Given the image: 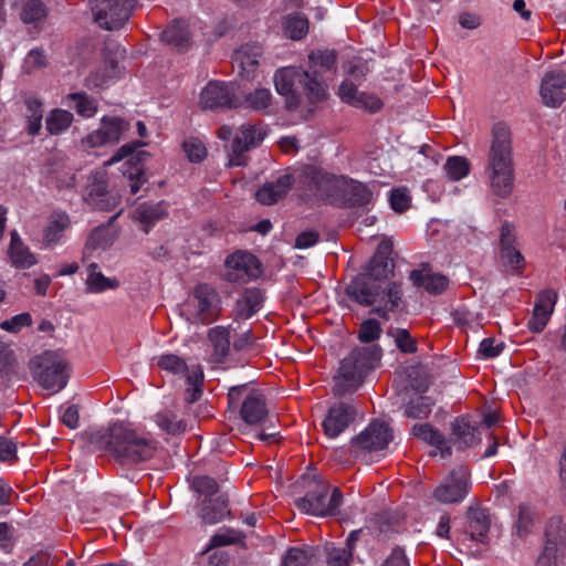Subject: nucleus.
Segmentation results:
<instances>
[{"label":"nucleus","instance_id":"nucleus-1","mask_svg":"<svg viewBox=\"0 0 566 566\" xmlns=\"http://www.w3.org/2000/svg\"><path fill=\"white\" fill-rule=\"evenodd\" d=\"M337 53L334 50H316L308 54V70L287 66L274 74L276 92L285 97L286 107H298L306 97L310 103L322 102L327 97V85L323 77L334 75L337 66Z\"/></svg>","mask_w":566,"mask_h":566},{"label":"nucleus","instance_id":"nucleus-2","mask_svg":"<svg viewBox=\"0 0 566 566\" xmlns=\"http://www.w3.org/2000/svg\"><path fill=\"white\" fill-rule=\"evenodd\" d=\"M97 449L107 451L118 463L138 464L150 460L158 448L151 433L128 422H113L107 428L90 433Z\"/></svg>","mask_w":566,"mask_h":566},{"label":"nucleus","instance_id":"nucleus-3","mask_svg":"<svg viewBox=\"0 0 566 566\" xmlns=\"http://www.w3.org/2000/svg\"><path fill=\"white\" fill-rule=\"evenodd\" d=\"M485 176L493 195L500 198L511 195L514 187L512 134L504 123H496L492 128Z\"/></svg>","mask_w":566,"mask_h":566},{"label":"nucleus","instance_id":"nucleus-4","mask_svg":"<svg viewBox=\"0 0 566 566\" xmlns=\"http://www.w3.org/2000/svg\"><path fill=\"white\" fill-rule=\"evenodd\" d=\"M346 294L359 305L374 306L371 313L388 318V313L398 308L402 293L396 283L382 286L360 273L347 285Z\"/></svg>","mask_w":566,"mask_h":566},{"label":"nucleus","instance_id":"nucleus-5","mask_svg":"<svg viewBox=\"0 0 566 566\" xmlns=\"http://www.w3.org/2000/svg\"><path fill=\"white\" fill-rule=\"evenodd\" d=\"M380 359L377 346L358 347L340 361L338 376L335 378L333 391L344 396L355 391L364 381L366 374L374 369Z\"/></svg>","mask_w":566,"mask_h":566},{"label":"nucleus","instance_id":"nucleus-6","mask_svg":"<svg viewBox=\"0 0 566 566\" xmlns=\"http://www.w3.org/2000/svg\"><path fill=\"white\" fill-rule=\"evenodd\" d=\"M34 381L51 394L60 392L69 382V363L59 350H44L29 361Z\"/></svg>","mask_w":566,"mask_h":566},{"label":"nucleus","instance_id":"nucleus-7","mask_svg":"<svg viewBox=\"0 0 566 566\" xmlns=\"http://www.w3.org/2000/svg\"><path fill=\"white\" fill-rule=\"evenodd\" d=\"M292 176L295 192L302 199H328L337 193L343 184L342 177L314 165L296 168Z\"/></svg>","mask_w":566,"mask_h":566},{"label":"nucleus","instance_id":"nucleus-8","mask_svg":"<svg viewBox=\"0 0 566 566\" xmlns=\"http://www.w3.org/2000/svg\"><path fill=\"white\" fill-rule=\"evenodd\" d=\"M221 297L217 290L209 284L195 286L188 298L181 305V315L192 324H210L221 314Z\"/></svg>","mask_w":566,"mask_h":566},{"label":"nucleus","instance_id":"nucleus-9","mask_svg":"<svg viewBox=\"0 0 566 566\" xmlns=\"http://www.w3.org/2000/svg\"><path fill=\"white\" fill-rule=\"evenodd\" d=\"M307 488L306 494L295 500V505L301 512L315 516H334L338 513L343 502L339 489L334 488L329 494V488L315 479L310 481Z\"/></svg>","mask_w":566,"mask_h":566},{"label":"nucleus","instance_id":"nucleus-10","mask_svg":"<svg viewBox=\"0 0 566 566\" xmlns=\"http://www.w3.org/2000/svg\"><path fill=\"white\" fill-rule=\"evenodd\" d=\"M228 400L230 407H240V417L249 426L261 424L269 416L263 394L245 385L230 388Z\"/></svg>","mask_w":566,"mask_h":566},{"label":"nucleus","instance_id":"nucleus-11","mask_svg":"<svg viewBox=\"0 0 566 566\" xmlns=\"http://www.w3.org/2000/svg\"><path fill=\"white\" fill-rule=\"evenodd\" d=\"M465 527L459 542L473 557H481L484 548L489 544V532L491 520L486 510L479 506H469L465 515Z\"/></svg>","mask_w":566,"mask_h":566},{"label":"nucleus","instance_id":"nucleus-12","mask_svg":"<svg viewBox=\"0 0 566 566\" xmlns=\"http://www.w3.org/2000/svg\"><path fill=\"white\" fill-rule=\"evenodd\" d=\"M138 0H91L95 22L105 30H117L130 18Z\"/></svg>","mask_w":566,"mask_h":566},{"label":"nucleus","instance_id":"nucleus-13","mask_svg":"<svg viewBox=\"0 0 566 566\" xmlns=\"http://www.w3.org/2000/svg\"><path fill=\"white\" fill-rule=\"evenodd\" d=\"M566 548V530L558 516L551 517L544 527V545L536 566H558Z\"/></svg>","mask_w":566,"mask_h":566},{"label":"nucleus","instance_id":"nucleus-14","mask_svg":"<svg viewBox=\"0 0 566 566\" xmlns=\"http://www.w3.org/2000/svg\"><path fill=\"white\" fill-rule=\"evenodd\" d=\"M392 440V431L384 421H373L358 436L352 439L349 452L355 458L386 449Z\"/></svg>","mask_w":566,"mask_h":566},{"label":"nucleus","instance_id":"nucleus-15","mask_svg":"<svg viewBox=\"0 0 566 566\" xmlns=\"http://www.w3.org/2000/svg\"><path fill=\"white\" fill-rule=\"evenodd\" d=\"M235 92L233 83L211 81L202 88L199 103L203 109L237 108L242 101Z\"/></svg>","mask_w":566,"mask_h":566},{"label":"nucleus","instance_id":"nucleus-16","mask_svg":"<svg viewBox=\"0 0 566 566\" xmlns=\"http://www.w3.org/2000/svg\"><path fill=\"white\" fill-rule=\"evenodd\" d=\"M265 136V132L261 126L243 124L237 130L231 145L229 156L230 167H240L248 164L247 153L258 147Z\"/></svg>","mask_w":566,"mask_h":566},{"label":"nucleus","instance_id":"nucleus-17","mask_svg":"<svg viewBox=\"0 0 566 566\" xmlns=\"http://www.w3.org/2000/svg\"><path fill=\"white\" fill-rule=\"evenodd\" d=\"M470 473L465 467H458L452 470L443 482L436 488L434 499L444 504H454L462 502L471 488Z\"/></svg>","mask_w":566,"mask_h":566},{"label":"nucleus","instance_id":"nucleus-18","mask_svg":"<svg viewBox=\"0 0 566 566\" xmlns=\"http://www.w3.org/2000/svg\"><path fill=\"white\" fill-rule=\"evenodd\" d=\"M130 129V124L117 116H103L99 128L82 139L84 148H95L106 144L118 143Z\"/></svg>","mask_w":566,"mask_h":566},{"label":"nucleus","instance_id":"nucleus-19","mask_svg":"<svg viewBox=\"0 0 566 566\" xmlns=\"http://www.w3.org/2000/svg\"><path fill=\"white\" fill-rule=\"evenodd\" d=\"M356 416L357 409L353 403H334L322 421L325 436L329 439L337 438L354 422Z\"/></svg>","mask_w":566,"mask_h":566},{"label":"nucleus","instance_id":"nucleus-20","mask_svg":"<svg viewBox=\"0 0 566 566\" xmlns=\"http://www.w3.org/2000/svg\"><path fill=\"white\" fill-rule=\"evenodd\" d=\"M226 279L229 282H247L261 274L260 262L248 252L238 251L226 260Z\"/></svg>","mask_w":566,"mask_h":566},{"label":"nucleus","instance_id":"nucleus-21","mask_svg":"<svg viewBox=\"0 0 566 566\" xmlns=\"http://www.w3.org/2000/svg\"><path fill=\"white\" fill-rule=\"evenodd\" d=\"M391 243L389 241H381L370 260L366 271L363 275H368L373 281L379 282L382 286L390 285L386 283L389 274L392 272L394 262L390 259Z\"/></svg>","mask_w":566,"mask_h":566},{"label":"nucleus","instance_id":"nucleus-22","mask_svg":"<svg viewBox=\"0 0 566 566\" xmlns=\"http://www.w3.org/2000/svg\"><path fill=\"white\" fill-rule=\"evenodd\" d=\"M539 94L544 105L558 107L566 99V74L562 71H551L542 80Z\"/></svg>","mask_w":566,"mask_h":566},{"label":"nucleus","instance_id":"nucleus-23","mask_svg":"<svg viewBox=\"0 0 566 566\" xmlns=\"http://www.w3.org/2000/svg\"><path fill=\"white\" fill-rule=\"evenodd\" d=\"M557 293L553 290L542 291L537 297L527 326L534 333L542 332L553 314Z\"/></svg>","mask_w":566,"mask_h":566},{"label":"nucleus","instance_id":"nucleus-24","mask_svg":"<svg viewBox=\"0 0 566 566\" xmlns=\"http://www.w3.org/2000/svg\"><path fill=\"white\" fill-rule=\"evenodd\" d=\"M294 186L292 172H284L276 179L265 182L255 193L256 200L262 205H273L285 197Z\"/></svg>","mask_w":566,"mask_h":566},{"label":"nucleus","instance_id":"nucleus-25","mask_svg":"<svg viewBox=\"0 0 566 566\" xmlns=\"http://www.w3.org/2000/svg\"><path fill=\"white\" fill-rule=\"evenodd\" d=\"M450 441L457 450L463 451L478 442L481 438L478 433V427L470 421L468 417H459L451 423Z\"/></svg>","mask_w":566,"mask_h":566},{"label":"nucleus","instance_id":"nucleus-26","mask_svg":"<svg viewBox=\"0 0 566 566\" xmlns=\"http://www.w3.org/2000/svg\"><path fill=\"white\" fill-rule=\"evenodd\" d=\"M410 281L418 287H423L428 293L440 294L449 285L447 276L433 273L428 268L413 270L409 275Z\"/></svg>","mask_w":566,"mask_h":566},{"label":"nucleus","instance_id":"nucleus-27","mask_svg":"<svg viewBox=\"0 0 566 566\" xmlns=\"http://www.w3.org/2000/svg\"><path fill=\"white\" fill-rule=\"evenodd\" d=\"M264 303V295L260 289L250 287L239 296L235 303V316L240 319H248L258 313Z\"/></svg>","mask_w":566,"mask_h":566},{"label":"nucleus","instance_id":"nucleus-28","mask_svg":"<svg viewBox=\"0 0 566 566\" xmlns=\"http://www.w3.org/2000/svg\"><path fill=\"white\" fill-rule=\"evenodd\" d=\"M8 254L12 265L17 269H30L38 263L36 255L24 244L15 230L11 232Z\"/></svg>","mask_w":566,"mask_h":566},{"label":"nucleus","instance_id":"nucleus-29","mask_svg":"<svg viewBox=\"0 0 566 566\" xmlns=\"http://www.w3.org/2000/svg\"><path fill=\"white\" fill-rule=\"evenodd\" d=\"M230 514L228 499L223 494L205 499L201 503L199 516L205 524L213 525Z\"/></svg>","mask_w":566,"mask_h":566},{"label":"nucleus","instance_id":"nucleus-30","mask_svg":"<svg viewBox=\"0 0 566 566\" xmlns=\"http://www.w3.org/2000/svg\"><path fill=\"white\" fill-rule=\"evenodd\" d=\"M71 218L66 212H54L43 229V244L51 248L60 243L64 232L71 228Z\"/></svg>","mask_w":566,"mask_h":566},{"label":"nucleus","instance_id":"nucleus-31","mask_svg":"<svg viewBox=\"0 0 566 566\" xmlns=\"http://www.w3.org/2000/svg\"><path fill=\"white\" fill-rule=\"evenodd\" d=\"M191 36L190 25L181 20L174 21L161 33V40L179 51L190 45Z\"/></svg>","mask_w":566,"mask_h":566},{"label":"nucleus","instance_id":"nucleus-32","mask_svg":"<svg viewBox=\"0 0 566 566\" xmlns=\"http://www.w3.org/2000/svg\"><path fill=\"white\" fill-rule=\"evenodd\" d=\"M261 52V46L258 44H245L234 52L233 60L239 65L243 77H253Z\"/></svg>","mask_w":566,"mask_h":566},{"label":"nucleus","instance_id":"nucleus-33","mask_svg":"<svg viewBox=\"0 0 566 566\" xmlns=\"http://www.w3.org/2000/svg\"><path fill=\"white\" fill-rule=\"evenodd\" d=\"M134 216L143 224L144 232L148 233L153 226L167 216V205L165 201L144 202L135 209Z\"/></svg>","mask_w":566,"mask_h":566},{"label":"nucleus","instance_id":"nucleus-34","mask_svg":"<svg viewBox=\"0 0 566 566\" xmlns=\"http://www.w3.org/2000/svg\"><path fill=\"white\" fill-rule=\"evenodd\" d=\"M412 434L418 439L436 447L441 457H448L451 454V448L449 441L444 436L429 423H418L412 427Z\"/></svg>","mask_w":566,"mask_h":566},{"label":"nucleus","instance_id":"nucleus-35","mask_svg":"<svg viewBox=\"0 0 566 566\" xmlns=\"http://www.w3.org/2000/svg\"><path fill=\"white\" fill-rule=\"evenodd\" d=\"M87 277L85 280L86 292L97 294L108 290H116L119 281L115 277H107L101 271L96 263H91L87 268Z\"/></svg>","mask_w":566,"mask_h":566},{"label":"nucleus","instance_id":"nucleus-36","mask_svg":"<svg viewBox=\"0 0 566 566\" xmlns=\"http://www.w3.org/2000/svg\"><path fill=\"white\" fill-rule=\"evenodd\" d=\"M208 340L213 348V360L223 361L230 352V329L224 326L212 327L208 331Z\"/></svg>","mask_w":566,"mask_h":566},{"label":"nucleus","instance_id":"nucleus-37","mask_svg":"<svg viewBox=\"0 0 566 566\" xmlns=\"http://www.w3.org/2000/svg\"><path fill=\"white\" fill-rule=\"evenodd\" d=\"M538 521V513L534 506L528 503L518 505L517 518L515 521V534L521 539L526 538L532 532Z\"/></svg>","mask_w":566,"mask_h":566},{"label":"nucleus","instance_id":"nucleus-38","mask_svg":"<svg viewBox=\"0 0 566 566\" xmlns=\"http://www.w3.org/2000/svg\"><path fill=\"white\" fill-rule=\"evenodd\" d=\"M27 120V132L29 135H38L42 128L43 108L42 103L38 98L28 97L24 101Z\"/></svg>","mask_w":566,"mask_h":566},{"label":"nucleus","instance_id":"nucleus-39","mask_svg":"<svg viewBox=\"0 0 566 566\" xmlns=\"http://www.w3.org/2000/svg\"><path fill=\"white\" fill-rule=\"evenodd\" d=\"M73 114L66 109H52L45 118V127L50 135H61L73 123Z\"/></svg>","mask_w":566,"mask_h":566},{"label":"nucleus","instance_id":"nucleus-40","mask_svg":"<svg viewBox=\"0 0 566 566\" xmlns=\"http://www.w3.org/2000/svg\"><path fill=\"white\" fill-rule=\"evenodd\" d=\"M282 24L285 33L292 40L303 39L307 34L310 25L307 18L301 12L287 14Z\"/></svg>","mask_w":566,"mask_h":566},{"label":"nucleus","instance_id":"nucleus-41","mask_svg":"<svg viewBox=\"0 0 566 566\" xmlns=\"http://www.w3.org/2000/svg\"><path fill=\"white\" fill-rule=\"evenodd\" d=\"M113 51L115 57L106 56V67L101 78H97V74L90 76L87 80L90 85L102 86L107 83L108 80L117 76V62L119 59H124L126 51L119 45H115Z\"/></svg>","mask_w":566,"mask_h":566},{"label":"nucleus","instance_id":"nucleus-42","mask_svg":"<svg viewBox=\"0 0 566 566\" xmlns=\"http://www.w3.org/2000/svg\"><path fill=\"white\" fill-rule=\"evenodd\" d=\"M156 424L168 434H178L186 430V423L169 409L161 410L154 416Z\"/></svg>","mask_w":566,"mask_h":566},{"label":"nucleus","instance_id":"nucleus-43","mask_svg":"<svg viewBox=\"0 0 566 566\" xmlns=\"http://www.w3.org/2000/svg\"><path fill=\"white\" fill-rule=\"evenodd\" d=\"M66 99L73 103L77 114L83 117L91 118L97 113L96 99L86 93H71L66 96Z\"/></svg>","mask_w":566,"mask_h":566},{"label":"nucleus","instance_id":"nucleus-44","mask_svg":"<svg viewBox=\"0 0 566 566\" xmlns=\"http://www.w3.org/2000/svg\"><path fill=\"white\" fill-rule=\"evenodd\" d=\"M314 559V548L310 546L290 548L282 566H311Z\"/></svg>","mask_w":566,"mask_h":566},{"label":"nucleus","instance_id":"nucleus-45","mask_svg":"<svg viewBox=\"0 0 566 566\" xmlns=\"http://www.w3.org/2000/svg\"><path fill=\"white\" fill-rule=\"evenodd\" d=\"M157 366L167 373L172 375H185L190 370L186 360L176 354H163L157 358Z\"/></svg>","mask_w":566,"mask_h":566},{"label":"nucleus","instance_id":"nucleus-46","mask_svg":"<svg viewBox=\"0 0 566 566\" xmlns=\"http://www.w3.org/2000/svg\"><path fill=\"white\" fill-rule=\"evenodd\" d=\"M113 243V235L111 234L109 228L101 226L95 228L85 244V251L105 250Z\"/></svg>","mask_w":566,"mask_h":566},{"label":"nucleus","instance_id":"nucleus-47","mask_svg":"<svg viewBox=\"0 0 566 566\" xmlns=\"http://www.w3.org/2000/svg\"><path fill=\"white\" fill-rule=\"evenodd\" d=\"M187 385L188 387L186 389L185 400L188 403H193L202 394L203 373L200 368H192L187 374Z\"/></svg>","mask_w":566,"mask_h":566},{"label":"nucleus","instance_id":"nucleus-48","mask_svg":"<svg viewBox=\"0 0 566 566\" xmlns=\"http://www.w3.org/2000/svg\"><path fill=\"white\" fill-rule=\"evenodd\" d=\"M432 406L433 401L430 397H417L405 407V416L411 419L427 418L432 410Z\"/></svg>","mask_w":566,"mask_h":566},{"label":"nucleus","instance_id":"nucleus-49","mask_svg":"<svg viewBox=\"0 0 566 566\" xmlns=\"http://www.w3.org/2000/svg\"><path fill=\"white\" fill-rule=\"evenodd\" d=\"M443 169L450 180L458 181L468 176L470 171L469 161L464 157H449Z\"/></svg>","mask_w":566,"mask_h":566},{"label":"nucleus","instance_id":"nucleus-50","mask_svg":"<svg viewBox=\"0 0 566 566\" xmlns=\"http://www.w3.org/2000/svg\"><path fill=\"white\" fill-rule=\"evenodd\" d=\"M328 566H349L353 553L347 548L336 547L333 543L324 546Z\"/></svg>","mask_w":566,"mask_h":566},{"label":"nucleus","instance_id":"nucleus-51","mask_svg":"<svg viewBox=\"0 0 566 566\" xmlns=\"http://www.w3.org/2000/svg\"><path fill=\"white\" fill-rule=\"evenodd\" d=\"M242 101V105L245 104L247 107L254 111H265L272 102V94L268 88H258L254 92L244 96Z\"/></svg>","mask_w":566,"mask_h":566},{"label":"nucleus","instance_id":"nucleus-52","mask_svg":"<svg viewBox=\"0 0 566 566\" xmlns=\"http://www.w3.org/2000/svg\"><path fill=\"white\" fill-rule=\"evenodd\" d=\"M46 15V8L40 0H29L24 3L20 18L24 23L41 21Z\"/></svg>","mask_w":566,"mask_h":566},{"label":"nucleus","instance_id":"nucleus-53","mask_svg":"<svg viewBox=\"0 0 566 566\" xmlns=\"http://www.w3.org/2000/svg\"><path fill=\"white\" fill-rule=\"evenodd\" d=\"M33 323L32 316L28 312H23L4 319L0 323V328L8 333L17 334L22 328L31 326Z\"/></svg>","mask_w":566,"mask_h":566},{"label":"nucleus","instance_id":"nucleus-54","mask_svg":"<svg viewBox=\"0 0 566 566\" xmlns=\"http://www.w3.org/2000/svg\"><path fill=\"white\" fill-rule=\"evenodd\" d=\"M192 488L197 493L203 495L206 499L214 497L218 493L217 482L212 478L206 475L195 476L192 480Z\"/></svg>","mask_w":566,"mask_h":566},{"label":"nucleus","instance_id":"nucleus-55","mask_svg":"<svg viewBox=\"0 0 566 566\" xmlns=\"http://www.w3.org/2000/svg\"><path fill=\"white\" fill-rule=\"evenodd\" d=\"M411 197L406 188H396L390 191L389 203L396 212H403L410 207Z\"/></svg>","mask_w":566,"mask_h":566},{"label":"nucleus","instance_id":"nucleus-56","mask_svg":"<svg viewBox=\"0 0 566 566\" xmlns=\"http://www.w3.org/2000/svg\"><path fill=\"white\" fill-rule=\"evenodd\" d=\"M46 66V55L42 49H32L25 56L23 69L27 73H32L36 70Z\"/></svg>","mask_w":566,"mask_h":566},{"label":"nucleus","instance_id":"nucleus-57","mask_svg":"<svg viewBox=\"0 0 566 566\" xmlns=\"http://www.w3.org/2000/svg\"><path fill=\"white\" fill-rule=\"evenodd\" d=\"M184 151L192 163H200L207 155L205 145L197 138H189L182 144Z\"/></svg>","mask_w":566,"mask_h":566},{"label":"nucleus","instance_id":"nucleus-58","mask_svg":"<svg viewBox=\"0 0 566 566\" xmlns=\"http://www.w3.org/2000/svg\"><path fill=\"white\" fill-rule=\"evenodd\" d=\"M353 107L363 108L370 113L379 112L382 108V102L374 94L360 92L352 104Z\"/></svg>","mask_w":566,"mask_h":566},{"label":"nucleus","instance_id":"nucleus-59","mask_svg":"<svg viewBox=\"0 0 566 566\" xmlns=\"http://www.w3.org/2000/svg\"><path fill=\"white\" fill-rule=\"evenodd\" d=\"M381 333V327L378 321L374 318L366 319L361 323L359 328L358 338L363 343H371L379 338Z\"/></svg>","mask_w":566,"mask_h":566},{"label":"nucleus","instance_id":"nucleus-60","mask_svg":"<svg viewBox=\"0 0 566 566\" xmlns=\"http://www.w3.org/2000/svg\"><path fill=\"white\" fill-rule=\"evenodd\" d=\"M17 359L13 349L0 339V373L10 375L15 366Z\"/></svg>","mask_w":566,"mask_h":566},{"label":"nucleus","instance_id":"nucleus-61","mask_svg":"<svg viewBox=\"0 0 566 566\" xmlns=\"http://www.w3.org/2000/svg\"><path fill=\"white\" fill-rule=\"evenodd\" d=\"M391 335L395 338L396 346L403 353L412 354L416 353L417 346L415 339L411 337L409 332L405 328L395 329Z\"/></svg>","mask_w":566,"mask_h":566},{"label":"nucleus","instance_id":"nucleus-62","mask_svg":"<svg viewBox=\"0 0 566 566\" xmlns=\"http://www.w3.org/2000/svg\"><path fill=\"white\" fill-rule=\"evenodd\" d=\"M373 199L371 191L360 182H353L350 185V200L354 205L366 206Z\"/></svg>","mask_w":566,"mask_h":566},{"label":"nucleus","instance_id":"nucleus-63","mask_svg":"<svg viewBox=\"0 0 566 566\" xmlns=\"http://www.w3.org/2000/svg\"><path fill=\"white\" fill-rule=\"evenodd\" d=\"M504 348L503 343L496 342L495 338L489 337L484 338L479 346V354L486 358L497 357Z\"/></svg>","mask_w":566,"mask_h":566},{"label":"nucleus","instance_id":"nucleus-64","mask_svg":"<svg viewBox=\"0 0 566 566\" xmlns=\"http://www.w3.org/2000/svg\"><path fill=\"white\" fill-rule=\"evenodd\" d=\"M380 566H410V560L402 547H395Z\"/></svg>","mask_w":566,"mask_h":566}]
</instances>
